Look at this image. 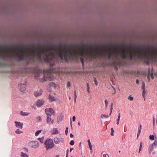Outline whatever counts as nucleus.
I'll return each instance as SVG.
<instances>
[{
    "instance_id": "obj_1",
    "label": "nucleus",
    "mask_w": 157,
    "mask_h": 157,
    "mask_svg": "<svg viewBox=\"0 0 157 157\" xmlns=\"http://www.w3.org/2000/svg\"><path fill=\"white\" fill-rule=\"evenodd\" d=\"M73 46H69V59L73 56H87L90 58L96 59L102 56L106 52L108 51L107 54L109 59L115 57L117 58L118 54L124 59H126L129 56L130 60L136 57L148 59V58H144L142 57L141 54L148 53L149 49L147 50L146 49L145 50L143 49H141L140 47L133 48L132 49L131 45L129 46L124 45L109 46L103 45L95 46L94 47L91 46L89 50L87 45L82 44L81 46L78 47L79 51L76 49H73Z\"/></svg>"
},
{
    "instance_id": "obj_2",
    "label": "nucleus",
    "mask_w": 157,
    "mask_h": 157,
    "mask_svg": "<svg viewBox=\"0 0 157 157\" xmlns=\"http://www.w3.org/2000/svg\"><path fill=\"white\" fill-rule=\"evenodd\" d=\"M35 76L36 78L41 81H46L47 80L52 81L54 78L52 74L48 71L44 73L38 71L35 74Z\"/></svg>"
},
{
    "instance_id": "obj_3",
    "label": "nucleus",
    "mask_w": 157,
    "mask_h": 157,
    "mask_svg": "<svg viewBox=\"0 0 157 157\" xmlns=\"http://www.w3.org/2000/svg\"><path fill=\"white\" fill-rule=\"evenodd\" d=\"M149 46L148 47L149 49V52L147 54L146 53H142V57L144 58H148L149 59H155L157 58V51L154 50L153 47H151V50Z\"/></svg>"
},
{
    "instance_id": "obj_4",
    "label": "nucleus",
    "mask_w": 157,
    "mask_h": 157,
    "mask_svg": "<svg viewBox=\"0 0 157 157\" xmlns=\"http://www.w3.org/2000/svg\"><path fill=\"white\" fill-rule=\"evenodd\" d=\"M44 144L47 150H48L50 148H53L55 145L53 140L51 139H49L46 140Z\"/></svg>"
},
{
    "instance_id": "obj_5",
    "label": "nucleus",
    "mask_w": 157,
    "mask_h": 157,
    "mask_svg": "<svg viewBox=\"0 0 157 157\" xmlns=\"http://www.w3.org/2000/svg\"><path fill=\"white\" fill-rule=\"evenodd\" d=\"M29 145L32 148L36 149L39 146V143L36 141H33L29 143Z\"/></svg>"
},
{
    "instance_id": "obj_6",
    "label": "nucleus",
    "mask_w": 157,
    "mask_h": 157,
    "mask_svg": "<svg viewBox=\"0 0 157 157\" xmlns=\"http://www.w3.org/2000/svg\"><path fill=\"white\" fill-rule=\"evenodd\" d=\"M54 142L56 144H59L60 142H63V138H59L57 137H56L54 139Z\"/></svg>"
},
{
    "instance_id": "obj_7",
    "label": "nucleus",
    "mask_w": 157,
    "mask_h": 157,
    "mask_svg": "<svg viewBox=\"0 0 157 157\" xmlns=\"http://www.w3.org/2000/svg\"><path fill=\"white\" fill-rule=\"evenodd\" d=\"M44 102V101L42 99L38 100L37 101L36 103V105L38 107L41 106Z\"/></svg>"
},
{
    "instance_id": "obj_8",
    "label": "nucleus",
    "mask_w": 157,
    "mask_h": 157,
    "mask_svg": "<svg viewBox=\"0 0 157 157\" xmlns=\"http://www.w3.org/2000/svg\"><path fill=\"white\" fill-rule=\"evenodd\" d=\"M45 112L46 113H49L48 112H50L52 114L54 113L55 112L54 110L52 108L46 109L45 110Z\"/></svg>"
},
{
    "instance_id": "obj_9",
    "label": "nucleus",
    "mask_w": 157,
    "mask_h": 157,
    "mask_svg": "<svg viewBox=\"0 0 157 157\" xmlns=\"http://www.w3.org/2000/svg\"><path fill=\"white\" fill-rule=\"evenodd\" d=\"M42 90L39 89L34 93V95L36 97L40 96L42 94Z\"/></svg>"
},
{
    "instance_id": "obj_10",
    "label": "nucleus",
    "mask_w": 157,
    "mask_h": 157,
    "mask_svg": "<svg viewBox=\"0 0 157 157\" xmlns=\"http://www.w3.org/2000/svg\"><path fill=\"white\" fill-rule=\"evenodd\" d=\"M19 87L20 90L22 92H23L26 90V86L24 84H20L19 86Z\"/></svg>"
},
{
    "instance_id": "obj_11",
    "label": "nucleus",
    "mask_w": 157,
    "mask_h": 157,
    "mask_svg": "<svg viewBox=\"0 0 157 157\" xmlns=\"http://www.w3.org/2000/svg\"><path fill=\"white\" fill-rule=\"evenodd\" d=\"M15 123L16 124V126L17 128H21L22 129L23 128V123H21L20 122L15 121Z\"/></svg>"
},
{
    "instance_id": "obj_12",
    "label": "nucleus",
    "mask_w": 157,
    "mask_h": 157,
    "mask_svg": "<svg viewBox=\"0 0 157 157\" xmlns=\"http://www.w3.org/2000/svg\"><path fill=\"white\" fill-rule=\"evenodd\" d=\"M47 114L46 121L47 123H49L51 121V115L49 113H46Z\"/></svg>"
},
{
    "instance_id": "obj_13",
    "label": "nucleus",
    "mask_w": 157,
    "mask_h": 157,
    "mask_svg": "<svg viewBox=\"0 0 157 157\" xmlns=\"http://www.w3.org/2000/svg\"><path fill=\"white\" fill-rule=\"evenodd\" d=\"M155 147L153 146V145L151 144L149 146V151L150 154L151 153L152 150L155 148Z\"/></svg>"
},
{
    "instance_id": "obj_14",
    "label": "nucleus",
    "mask_w": 157,
    "mask_h": 157,
    "mask_svg": "<svg viewBox=\"0 0 157 157\" xmlns=\"http://www.w3.org/2000/svg\"><path fill=\"white\" fill-rule=\"evenodd\" d=\"M59 132L57 128H53L52 130V134H56L59 133Z\"/></svg>"
},
{
    "instance_id": "obj_15",
    "label": "nucleus",
    "mask_w": 157,
    "mask_h": 157,
    "mask_svg": "<svg viewBox=\"0 0 157 157\" xmlns=\"http://www.w3.org/2000/svg\"><path fill=\"white\" fill-rule=\"evenodd\" d=\"M20 114L22 116H28L29 113L27 112H23V111H21L20 113Z\"/></svg>"
},
{
    "instance_id": "obj_16",
    "label": "nucleus",
    "mask_w": 157,
    "mask_h": 157,
    "mask_svg": "<svg viewBox=\"0 0 157 157\" xmlns=\"http://www.w3.org/2000/svg\"><path fill=\"white\" fill-rule=\"evenodd\" d=\"M63 117L62 115H60V117L57 118V122H60L62 121L63 119Z\"/></svg>"
},
{
    "instance_id": "obj_17",
    "label": "nucleus",
    "mask_w": 157,
    "mask_h": 157,
    "mask_svg": "<svg viewBox=\"0 0 157 157\" xmlns=\"http://www.w3.org/2000/svg\"><path fill=\"white\" fill-rule=\"evenodd\" d=\"M21 156L22 157H29V155L26 153H24L23 152L21 153Z\"/></svg>"
},
{
    "instance_id": "obj_18",
    "label": "nucleus",
    "mask_w": 157,
    "mask_h": 157,
    "mask_svg": "<svg viewBox=\"0 0 157 157\" xmlns=\"http://www.w3.org/2000/svg\"><path fill=\"white\" fill-rule=\"evenodd\" d=\"M109 117V115L105 114H101V117L102 119H104V118H108Z\"/></svg>"
},
{
    "instance_id": "obj_19",
    "label": "nucleus",
    "mask_w": 157,
    "mask_h": 157,
    "mask_svg": "<svg viewBox=\"0 0 157 157\" xmlns=\"http://www.w3.org/2000/svg\"><path fill=\"white\" fill-rule=\"evenodd\" d=\"M143 92L142 93V95L143 97L144 98V100L145 99V94H146V91H145V89H142Z\"/></svg>"
},
{
    "instance_id": "obj_20",
    "label": "nucleus",
    "mask_w": 157,
    "mask_h": 157,
    "mask_svg": "<svg viewBox=\"0 0 157 157\" xmlns=\"http://www.w3.org/2000/svg\"><path fill=\"white\" fill-rule=\"evenodd\" d=\"M23 132L22 131H21L19 129H17L15 131L16 133L17 134H20L23 133Z\"/></svg>"
},
{
    "instance_id": "obj_21",
    "label": "nucleus",
    "mask_w": 157,
    "mask_h": 157,
    "mask_svg": "<svg viewBox=\"0 0 157 157\" xmlns=\"http://www.w3.org/2000/svg\"><path fill=\"white\" fill-rule=\"evenodd\" d=\"M42 132V130H38L35 133V136H38V135L40 133Z\"/></svg>"
},
{
    "instance_id": "obj_22",
    "label": "nucleus",
    "mask_w": 157,
    "mask_h": 157,
    "mask_svg": "<svg viewBox=\"0 0 157 157\" xmlns=\"http://www.w3.org/2000/svg\"><path fill=\"white\" fill-rule=\"evenodd\" d=\"M121 118V113H119L118 118L117 120V124H119V122Z\"/></svg>"
},
{
    "instance_id": "obj_23",
    "label": "nucleus",
    "mask_w": 157,
    "mask_h": 157,
    "mask_svg": "<svg viewBox=\"0 0 157 157\" xmlns=\"http://www.w3.org/2000/svg\"><path fill=\"white\" fill-rule=\"evenodd\" d=\"M87 141L88 143L89 146L90 147V150H92V145L91 144L90 140L89 139Z\"/></svg>"
},
{
    "instance_id": "obj_24",
    "label": "nucleus",
    "mask_w": 157,
    "mask_h": 157,
    "mask_svg": "<svg viewBox=\"0 0 157 157\" xmlns=\"http://www.w3.org/2000/svg\"><path fill=\"white\" fill-rule=\"evenodd\" d=\"M49 99L51 101H52L55 100L54 97L52 96H50Z\"/></svg>"
},
{
    "instance_id": "obj_25",
    "label": "nucleus",
    "mask_w": 157,
    "mask_h": 157,
    "mask_svg": "<svg viewBox=\"0 0 157 157\" xmlns=\"http://www.w3.org/2000/svg\"><path fill=\"white\" fill-rule=\"evenodd\" d=\"M43 139L44 138L42 137V138H39L38 139V140L40 141V142H42V143H43Z\"/></svg>"
},
{
    "instance_id": "obj_26",
    "label": "nucleus",
    "mask_w": 157,
    "mask_h": 157,
    "mask_svg": "<svg viewBox=\"0 0 157 157\" xmlns=\"http://www.w3.org/2000/svg\"><path fill=\"white\" fill-rule=\"evenodd\" d=\"M105 108H107L108 106V101L107 99H105Z\"/></svg>"
},
{
    "instance_id": "obj_27",
    "label": "nucleus",
    "mask_w": 157,
    "mask_h": 157,
    "mask_svg": "<svg viewBox=\"0 0 157 157\" xmlns=\"http://www.w3.org/2000/svg\"><path fill=\"white\" fill-rule=\"evenodd\" d=\"M142 87V89H145V84L144 82H143Z\"/></svg>"
},
{
    "instance_id": "obj_28",
    "label": "nucleus",
    "mask_w": 157,
    "mask_h": 157,
    "mask_svg": "<svg viewBox=\"0 0 157 157\" xmlns=\"http://www.w3.org/2000/svg\"><path fill=\"white\" fill-rule=\"evenodd\" d=\"M128 99L131 100H133V97H132L131 95H130L128 97Z\"/></svg>"
},
{
    "instance_id": "obj_29",
    "label": "nucleus",
    "mask_w": 157,
    "mask_h": 157,
    "mask_svg": "<svg viewBox=\"0 0 157 157\" xmlns=\"http://www.w3.org/2000/svg\"><path fill=\"white\" fill-rule=\"evenodd\" d=\"M111 136H113L114 135L113 132H114V130H113V128H111Z\"/></svg>"
},
{
    "instance_id": "obj_30",
    "label": "nucleus",
    "mask_w": 157,
    "mask_h": 157,
    "mask_svg": "<svg viewBox=\"0 0 157 157\" xmlns=\"http://www.w3.org/2000/svg\"><path fill=\"white\" fill-rule=\"evenodd\" d=\"M149 138L150 140H154V136L153 135H150L149 136Z\"/></svg>"
},
{
    "instance_id": "obj_31",
    "label": "nucleus",
    "mask_w": 157,
    "mask_h": 157,
    "mask_svg": "<svg viewBox=\"0 0 157 157\" xmlns=\"http://www.w3.org/2000/svg\"><path fill=\"white\" fill-rule=\"evenodd\" d=\"M157 144V141H155V142L154 143H153L152 144V145H153V146L155 147L156 146V145Z\"/></svg>"
},
{
    "instance_id": "obj_32",
    "label": "nucleus",
    "mask_w": 157,
    "mask_h": 157,
    "mask_svg": "<svg viewBox=\"0 0 157 157\" xmlns=\"http://www.w3.org/2000/svg\"><path fill=\"white\" fill-rule=\"evenodd\" d=\"M68 128L67 127L66 128V129L65 130V134L67 135V133H68Z\"/></svg>"
},
{
    "instance_id": "obj_33",
    "label": "nucleus",
    "mask_w": 157,
    "mask_h": 157,
    "mask_svg": "<svg viewBox=\"0 0 157 157\" xmlns=\"http://www.w3.org/2000/svg\"><path fill=\"white\" fill-rule=\"evenodd\" d=\"M70 144L71 145H73L74 144V141L73 140H71L70 143Z\"/></svg>"
},
{
    "instance_id": "obj_34",
    "label": "nucleus",
    "mask_w": 157,
    "mask_h": 157,
    "mask_svg": "<svg viewBox=\"0 0 157 157\" xmlns=\"http://www.w3.org/2000/svg\"><path fill=\"white\" fill-rule=\"evenodd\" d=\"M142 146V143H141L140 144V148H139V153H140V151L141 150Z\"/></svg>"
},
{
    "instance_id": "obj_35",
    "label": "nucleus",
    "mask_w": 157,
    "mask_h": 157,
    "mask_svg": "<svg viewBox=\"0 0 157 157\" xmlns=\"http://www.w3.org/2000/svg\"><path fill=\"white\" fill-rule=\"evenodd\" d=\"M80 60L82 64H83L84 63V59L82 58L80 59Z\"/></svg>"
},
{
    "instance_id": "obj_36",
    "label": "nucleus",
    "mask_w": 157,
    "mask_h": 157,
    "mask_svg": "<svg viewBox=\"0 0 157 157\" xmlns=\"http://www.w3.org/2000/svg\"><path fill=\"white\" fill-rule=\"evenodd\" d=\"M94 82L95 84L96 85V86H97L98 85L97 80L96 79H95L94 80Z\"/></svg>"
},
{
    "instance_id": "obj_37",
    "label": "nucleus",
    "mask_w": 157,
    "mask_h": 157,
    "mask_svg": "<svg viewBox=\"0 0 157 157\" xmlns=\"http://www.w3.org/2000/svg\"><path fill=\"white\" fill-rule=\"evenodd\" d=\"M75 118H76V117H75V116H73L72 117V119H73V121H75Z\"/></svg>"
},
{
    "instance_id": "obj_38",
    "label": "nucleus",
    "mask_w": 157,
    "mask_h": 157,
    "mask_svg": "<svg viewBox=\"0 0 157 157\" xmlns=\"http://www.w3.org/2000/svg\"><path fill=\"white\" fill-rule=\"evenodd\" d=\"M140 128L138 130V131H140V132H141V130L142 129V126L141 125H140Z\"/></svg>"
},
{
    "instance_id": "obj_39",
    "label": "nucleus",
    "mask_w": 157,
    "mask_h": 157,
    "mask_svg": "<svg viewBox=\"0 0 157 157\" xmlns=\"http://www.w3.org/2000/svg\"><path fill=\"white\" fill-rule=\"evenodd\" d=\"M67 86L68 87H70L71 86V84L70 82H68L67 83Z\"/></svg>"
},
{
    "instance_id": "obj_40",
    "label": "nucleus",
    "mask_w": 157,
    "mask_h": 157,
    "mask_svg": "<svg viewBox=\"0 0 157 157\" xmlns=\"http://www.w3.org/2000/svg\"><path fill=\"white\" fill-rule=\"evenodd\" d=\"M74 95H75V98H77L76 90H75L74 91Z\"/></svg>"
},
{
    "instance_id": "obj_41",
    "label": "nucleus",
    "mask_w": 157,
    "mask_h": 157,
    "mask_svg": "<svg viewBox=\"0 0 157 157\" xmlns=\"http://www.w3.org/2000/svg\"><path fill=\"white\" fill-rule=\"evenodd\" d=\"M153 126H154V125L155 124V119L154 117H153Z\"/></svg>"
},
{
    "instance_id": "obj_42",
    "label": "nucleus",
    "mask_w": 157,
    "mask_h": 157,
    "mask_svg": "<svg viewBox=\"0 0 157 157\" xmlns=\"http://www.w3.org/2000/svg\"><path fill=\"white\" fill-rule=\"evenodd\" d=\"M113 109V107H111V108H110L111 112H110V115H111V114L112 113Z\"/></svg>"
},
{
    "instance_id": "obj_43",
    "label": "nucleus",
    "mask_w": 157,
    "mask_h": 157,
    "mask_svg": "<svg viewBox=\"0 0 157 157\" xmlns=\"http://www.w3.org/2000/svg\"><path fill=\"white\" fill-rule=\"evenodd\" d=\"M151 78H152V79L154 78V77L153 76V75L152 74H151Z\"/></svg>"
},
{
    "instance_id": "obj_44",
    "label": "nucleus",
    "mask_w": 157,
    "mask_h": 157,
    "mask_svg": "<svg viewBox=\"0 0 157 157\" xmlns=\"http://www.w3.org/2000/svg\"><path fill=\"white\" fill-rule=\"evenodd\" d=\"M140 133V131L138 132V134H137V137L139 136Z\"/></svg>"
},
{
    "instance_id": "obj_45",
    "label": "nucleus",
    "mask_w": 157,
    "mask_h": 157,
    "mask_svg": "<svg viewBox=\"0 0 157 157\" xmlns=\"http://www.w3.org/2000/svg\"><path fill=\"white\" fill-rule=\"evenodd\" d=\"M87 91L88 93H90V87H88L87 88Z\"/></svg>"
},
{
    "instance_id": "obj_46",
    "label": "nucleus",
    "mask_w": 157,
    "mask_h": 157,
    "mask_svg": "<svg viewBox=\"0 0 157 157\" xmlns=\"http://www.w3.org/2000/svg\"><path fill=\"white\" fill-rule=\"evenodd\" d=\"M136 83L137 84H138L139 83V81L137 79L136 80Z\"/></svg>"
},
{
    "instance_id": "obj_47",
    "label": "nucleus",
    "mask_w": 157,
    "mask_h": 157,
    "mask_svg": "<svg viewBox=\"0 0 157 157\" xmlns=\"http://www.w3.org/2000/svg\"><path fill=\"white\" fill-rule=\"evenodd\" d=\"M70 136L71 138H73L74 137V135L72 134L71 133Z\"/></svg>"
},
{
    "instance_id": "obj_48",
    "label": "nucleus",
    "mask_w": 157,
    "mask_h": 157,
    "mask_svg": "<svg viewBox=\"0 0 157 157\" xmlns=\"http://www.w3.org/2000/svg\"><path fill=\"white\" fill-rule=\"evenodd\" d=\"M25 151H26V152H27V151H28V149L27 148H25Z\"/></svg>"
},
{
    "instance_id": "obj_49",
    "label": "nucleus",
    "mask_w": 157,
    "mask_h": 157,
    "mask_svg": "<svg viewBox=\"0 0 157 157\" xmlns=\"http://www.w3.org/2000/svg\"><path fill=\"white\" fill-rule=\"evenodd\" d=\"M68 152H69V150L67 149V154H67L68 155Z\"/></svg>"
},
{
    "instance_id": "obj_50",
    "label": "nucleus",
    "mask_w": 157,
    "mask_h": 157,
    "mask_svg": "<svg viewBox=\"0 0 157 157\" xmlns=\"http://www.w3.org/2000/svg\"><path fill=\"white\" fill-rule=\"evenodd\" d=\"M70 124H71V127L72 128V121H71V119Z\"/></svg>"
},
{
    "instance_id": "obj_51",
    "label": "nucleus",
    "mask_w": 157,
    "mask_h": 157,
    "mask_svg": "<svg viewBox=\"0 0 157 157\" xmlns=\"http://www.w3.org/2000/svg\"><path fill=\"white\" fill-rule=\"evenodd\" d=\"M105 157H109V155L107 154H106V155H105Z\"/></svg>"
},
{
    "instance_id": "obj_52",
    "label": "nucleus",
    "mask_w": 157,
    "mask_h": 157,
    "mask_svg": "<svg viewBox=\"0 0 157 157\" xmlns=\"http://www.w3.org/2000/svg\"><path fill=\"white\" fill-rule=\"evenodd\" d=\"M147 78H148V80H149V81L150 80V76H149V75H148L147 76Z\"/></svg>"
},
{
    "instance_id": "obj_53",
    "label": "nucleus",
    "mask_w": 157,
    "mask_h": 157,
    "mask_svg": "<svg viewBox=\"0 0 157 157\" xmlns=\"http://www.w3.org/2000/svg\"><path fill=\"white\" fill-rule=\"evenodd\" d=\"M73 149V148H70V152H71V151Z\"/></svg>"
},
{
    "instance_id": "obj_54",
    "label": "nucleus",
    "mask_w": 157,
    "mask_h": 157,
    "mask_svg": "<svg viewBox=\"0 0 157 157\" xmlns=\"http://www.w3.org/2000/svg\"><path fill=\"white\" fill-rule=\"evenodd\" d=\"M78 124L79 125V126H80L81 125L80 123V122H78Z\"/></svg>"
},
{
    "instance_id": "obj_55",
    "label": "nucleus",
    "mask_w": 157,
    "mask_h": 157,
    "mask_svg": "<svg viewBox=\"0 0 157 157\" xmlns=\"http://www.w3.org/2000/svg\"><path fill=\"white\" fill-rule=\"evenodd\" d=\"M87 88L88 87H90L89 86V84L88 83H87Z\"/></svg>"
},
{
    "instance_id": "obj_56",
    "label": "nucleus",
    "mask_w": 157,
    "mask_h": 157,
    "mask_svg": "<svg viewBox=\"0 0 157 157\" xmlns=\"http://www.w3.org/2000/svg\"><path fill=\"white\" fill-rule=\"evenodd\" d=\"M76 98H75V103L76 102Z\"/></svg>"
},
{
    "instance_id": "obj_57",
    "label": "nucleus",
    "mask_w": 157,
    "mask_h": 157,
    "mask_svg": "<svg viewBox=\"0 0 157 157\" xmlns=\"http://www.w3.org/2000/svg\"><path fill=\"white\" fill-rule=\"evenodd\" d=\"M111 107H113V103H112L111 105Z\"/></svg>"
},
{
    "instance_id": "obj_58",
    "label": "nucleus",
    "mask_w": 157,
    "mask_h": 157,
    "mask_svg": "<svg viewBox=\"0 0 157 157\" xmlns=\"http://www.w3.org/2000/svg\"><path fill=\"white\" fill-rule=\"evenodd\" d=\"M130 114L131 116H132L133 115V113H130Z\"/></svg>"
},
{
    "instance_id": "obj_59",
    "label": "nucleus",
    "mask_w": 157,
    "mask_h": 157,
    "mask_svg": "<svg viewBox=\"0 0 157 157\" xmlns=\"http://www.w3.org/2000/svg\"><path fill=\"white\" fill-rule=\"evenodd\" d=\"M81 157H85V156L84 155H82Z\"/></svg>"
},
{
    "instance_id": "obj_60",
    "label": "nucleus",
    "mask_w": 157,
    "mask_h": 157,
    "mask_svg": "<svg viewBox=\"0 0 157 157\" xmlns=\"http://www.w3.org/2000/svg\"><path fill=\"white\" fill-rule=\"evenodd\" d=\"M56 157H59V155H57Z\"/></svg>"
},
{
    "instance_id": "obj_61",
    "label": "nucleus",
    "mask_w": 157,
    "mask_h": 157,
    "mask_svg": "<svg viewBox=\"0 0 157 157\" xmlns=\"http://www.w3.org/2000/svg\"><path fill=\"white\" fill-rule=\"evenodd\" d=\"M66 157H68V155L67 154H66Z\"/></svg>"
},
{
    "instance_id": "obj_62",
    "label": "nucleus",
    "mask_w": 157,
    "mask_h": 157,
    "mask_svg": "<svg viewBox=\"0 0 157 157\" xmlns=\"http://www.w3.org/2000/svg\"><path fill=\"white\" fill-rule=\"evenodd\" d=\"M71 97L70 96V97H69V100H71Z\"/></svg>"
},
{
    "instance_id": "obj_63",
    "label": "nucleus",
    "mask_w": 157,
    "mask_h": 157,
    "mask_svg": "<svg viewBox=\"0 0 157 157\" xmlns=\"http://www.w3.org/2000/svg\"><path fill=\"white\" fill-rule=\"evenodd\" d=\"M119 153H120V152H121V151H120V150L119 151Z\"/></svg>"
},
{
    "instance_id": "obj_64",
    "label": "nucleus",
    "mask_w": 157,
    "mask_h": 157,
    "mask_svg": "<svg viewBox=\"0 0 157 157\" xmlns=\"http://www.w3.org/2000/svg\"><path fill=\"white\" fill-rule=\"evenodd\" d=\"M33 107L34 109H35V107H33Z\"/></svg>"
}]
</instances>
